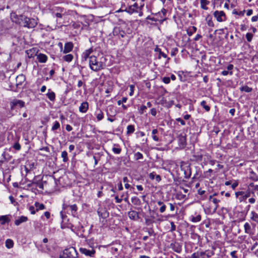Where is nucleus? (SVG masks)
<instances>
[{
	"mask_svg": "<svg viewBox=\"0 0 258 258\" xmlns=\"http://www.w3.org/2000/svg\"><path fill=\"white\" fill-rule=\"evenodd\" d=\"M25 76L23 74H22L18 75L16 78L17 87H18L22 85V83L25 81Z\"/></svg>",
	"mask_w": 258,
	"mask_h": 258,
	"instance_id": "6ab92c4d",
	"label": "nucleus"
},
{
	"mask_svg": "<svg viewBox=\"0 0 258 258\" xmlns=\"http://www.w3.org/2000/svg\"><path fill=\"white\" fill-rule=\"evenodd\" d=\"M66 250V252L65 253L67 255V256L68 257H75L78 254V253L77 252L76 249L73 247Z\"/></svg>",
	"mask_w": 258,
	"mask_h": 258,
	"instance_id": "a211bd4d",
	"label": "nucleus"
},
{
	"mask_svg": "<svg viewBox=\"0 0 258 258\" xmlns=\"http://www.w3.org/2000/svg\"><path fill=\"white\" fill-rule=\"evenodd\" d=\"M162 81L165 84H169L170 82V78L165 77L162 78Z\"/></svg>",
	"mask_w": 258,
	"mask_h": 258,
	"instance_id": "e2e57ef3",
	"label": "nucleus"
},
{
	"mask_svg": "<svg viewBox=\"0 0 258 258\" xmlns=\"http://www.w3.org/2000/svg\"><path fill=\"white\" fill-rule=\"evenodd\" d=\"M105 63L102 60H99L96 56L91 55L90 57L89 67L93 71L98 72L105 67Z\"/></svg>",
	"mask_w": 258,
	"mask_h": 258,
	"instance_id": "f257e3e1",
	"label": "nucleus"
},
{
	"mask_svg": "<svg viewBox=\"0 0 258 258\" xmlns=\"http://www.w3.org/2000/svg\"><path fill=\"white\" fill-rule=\"evenodd\" d=\"M213 15L218 22H222L226 20V15L223 11H216L214 12Z\"/></svg>",
	"mask_w": 258,
	"mask_h": 258,
	"instance_id": "9b49d317",
	"label": "nucleus"
},
{
	"mask_svg": "<svg viewBox=\"0 0 258 258\" xmlns=\"http://www.w3.org/2000/svg\"><path fill=\"white\" fill-rule=\"evenodd\" d=\"M26 16L23 15H17L16 13H12L11 14V19L12 21L20 25L23 26V22L25 20Z\"/></svg>",
	"mask_w": 258,
	"mask_h": 258,
	"instance_id": "20e7f679",
	"label": "nucleus"
},
{
	"mask_svg": "<svg viewBox=\"0 0 258 258\" xmlns=\"http://www.w3.org/2000/svg\"><path fill=\"white\" fill-rule=\"evenodd\" d=\"M235 196L240 202H246L247 199L250 198L246 190L236 192Z\"/></svg>",
	"mask_w": 258,
	"mask_h": 258,
	"instance_id": "9d476101",
	"label": "nucleus"
},
{
	"mask_svg": "<svg viewBox=\"0 0 258 258\" xmlns=\"http://www.w3.org/2000/svg\"><path fill=\"white\" fill-rule=\"evenodd\" d=\"M239 90L241 92H245L247 93H249L252 91V89L248 86L245 85L239 88Z\"/></svg>",
	"mask_w": 258,
	"mask_h": 258,
	"instance_id": "4c0bfd02",
	"label": "nucleus"
},
{
	"mask_svg": "<svg viewBox=\"0 0 258 258\" xmlns=\"http://www.w3.org/2000/svg\"><path fill=\"white\" fill-rule=\"evenodd\" d=\"M37 58L39 62L41 63H44L47 60V56L44 54L39 53L37 55Z\"/></svg>",
	"mask_w": 258,
	"mask_h": 258,
	"instance_id": "cd10ccee",
	"label": "nucleus"
},
{
	"mask_svg": "<svg viewBox=\"0 0 258 258\" xmlns=\"http://www.w3.org/2000/svg\"><path fill=\"white\" fill-rule=\"evenodd\" d=\"M178 51V49L177 48H176V47L173 48L171 51V55L172 56H174L177 53Z\"/></svg>",
	"mask_w": 258,
	"mask_h": 258,
	"instance_id": "13d9d810",
	"label": "nucleus"
},
{
	"mask_svg": "<svg viewBox=\"0 0 258 258\" xmlns=\"http://www.w3.org/2000/svg\"><path fill=\"white\" fill-rule=\"evenodd\" d=\"M10 221L9 215H4L0 216V223L2 225H5L6 223H9Z\"/></svg>",
	"mask_w": 258,
	"mask_h": 258,
	"instance_id": "393cba45",
	"label": "nucleus"
},
{
	"mask_svg": "<svg viewBox=\"0 0 258 258\" xmlns=\"http://www.w3.org/2000/svg\"><path fill=\"white\" fill-rule=\"evenodd\" d=\"M51 11L52 16L67 12L65 9L60 7H54L51 9Z\"/></svg>",
	"mask_w": 258,
	"mask_h": 258,
	"instance_id": "2eb2a0df",
	"label": "nucleus"
},
{
	"mask_svg": "<svg viewBox=\"0 0 258 258\" xmlns=\"http://www.w3.org/2000/svg\"><path fill=\"white\" fill-rule=\"evenodd\" d=\"M253 34L251 33H247L246 34V38L248 42H250L252 39Z\"/></svg>",
	"mask_w": 258,
	"mask_h": 258,
	"instance_id": "5fc2aeb1",
	"label": "nucleus"
},
{
	"mask_svg": "<svg viewBox=\"0 0 258 258\" xmlns=\"http://www.w3.org/2000/svg\"><path fill=\"white\" fill-rule=\"evenodd\" d=\"M95 114L96 116L98 121L101 120L104 117L103 112L99 108L97 109L95 111Z\"/></svg>",
	"mask_w": 258,
	"mask_h": 258,
	"instance_id": "a878e982",
	"label": "nucleus"
},
{
	"mask_svg": "<svg viewBox=\"0 0 258 258\" xmlns=\"http://www.w3.org/2000/svg\"><path fill=\"white\" fill-rule=\"evenodd\" d=\"M48 98L51 101H54L55 99V94L54 92L50 89L48 90V93L46 94Z\"/></svg>",
	"mask_w": 258,
	"mask_h": 258,
	"instance_id": "c756f323",
	"label": "nucleus"
},
{
	"mask_svg": "<svg viewBox=\"0 0 258 258\" xmlns=\"http://www.w3.org/2000/svg\"><path fill=\"white\" fill-rule=\"evenodd\" d=\"M29 210L30 211L31 214H35L37 212L36 210H35L34 207L33 206H30L29 208Z\"/></svg>",
	"mask_w": 258,
	"mask_h": 258,
	"instance_id": "69168bd1",
	"label": "nucleus"
},
{
	"mask_svg": "<svg viewBox=\"0 0 258 258\" xmlns=\"http://www.w3.org/2000/svg\"><path fill=\"white\" fill-rule=\"evenodd\" d=\"M23 26L28 28H33L37 24V21L34 19H31L26 17Z\"/></svg>",
	"mask_w": 258,
	"mask_h": 258,
	"instance_id": "1a4fd4ad",
	"label": "nucleus"
},
{
	"mask_svg": "<svg viewBox=\"0 0 258 258\" xmlns=\"http://www.w3.org/2000/svg\"><path fill=\"white\" fill-rule=\"evenodd\" d=\"M60 127V124L58 121H55L53 125L52 126L51 130L52 131H55Z\"/></svg>",
	"mask_w": 258,
	"mask_h": 258,
	"instance_id": "de8ad7c7",
	"label": "nucleus"
},
{
	"mask_svg": "<svg viewBox=\"0 0 258 258\" xmlns=\"http://www.w3.org/2000/svg\"><path fill=\"white\" fill-rule=\"evenodd\" d=\"M135 158L136 160H138L143 159V156L140 152H137L135 154Z\"/></svg>",
	"mask_w": 258,
	"mask_h": 258,
	"instance_id": "864d4df0",
	"label": "nucleus"
},
{
	"mask_svg": "<svg viewBox=\"0 0 258 258\" xmlns=\"http://www.w3.org/2000/svg\"><path fill=\"white\" fill-rule=\"evenodd\" d=\"M28 218L27 217L22 216L20 217H19L18 219L15 220V224L17 226H18L23 222H26Z\"/></svg>",
	"mask_w": 258,
	"mask_h": 258,
	"instance_id": "bb28decb",
	"label": "nucleus"
},
{
	"mask_svg": "<svg viewBox=\"0 0 258 258\" xmlns=\"http://www.w3.org/2000/svg\"><path fill=\"white\" fill-rule=\"evenodd\" d=\"M126 129H127L126 134L127 135H131L135 131V126L134 125H132V124L128 125L127 126V128Z\"/></svg>",
	"mask_w": 258,
	"mask_h": 258,
	"instance_id": "f704fd0d",
	"label": "nucleus"
},
{
	"mask_svg": "<svg viewBox=\"0 0 258 258\" xmlns=\"http://www.w3.org/2000/svg\"><path fill=\"white\" fill-rule=\"evenodd\" d=\"M250 219L258 223V214L254 211H251L250 213Z\"/></svg>",
	"mask_w": 258,
	"mask_h": 258,
	"instance_id": "473e14b6",
	"label": "nucleus"
},
{
	"mask_svg": "<svg viewBox=\"0 0 258 258\" xmlns=\"http://www.w3.org/2000/svg\"><path fill=\"white\" fill-rule=\"evenodd\" d=\"M89 109V103L87 101L82 102L79 107V111L82 113H86Z\"/></svg>",
	"mask_w": 258,
	"mask_h": 258,
	"instance_id": "aec40b11",
	"label": "nucleus"
},
{
	"mask_svg": "<svg viewBox=\"0 0 258 258\" xmlns=\"http://www.w3.org/2000/svg\"><path fill=\"white\" fill-rule=\"evenodd\" d=\"M68 14L67 12L61 13L60 14H56L52 16L54 18H56V23L60 26L66 23V20L67 19Z\"/></svg>",
	"mask_w": 258,
	"mask_h": 258,
	"instance_id": "39448f33",
	"label": "nucleus"
},
{
	"mask_svg": "<svg viewBox=\"0 0 258 258\" xmlns=\"http://www.w3.org/2000/svg\"><path fill=\"white\" fill-rule=\"evenodd\" d=\"M166 13H167V10L163 8L160 12L155 14L154 15H155V17L156 18H160L161 17L163 18L165 21L166 19L165 18Z\"/></svg>",
	"mask_w": 258,
	"mask_h": 258,
	"instance_id": "b1692460",
	"label": "nucleus"
},
{
	"mask_svg": "<svg viewBox=\"0 0 258 258\" xmlns=\"http://www.w3.org/2000/svg\"><path fill=\"white\" fill-rule=\"evenodd\" d=\"M121 149L120 148H115V147H113L112 148V151L115 153V154H119L120 152H121Z\"/></svg>",
	"mask_w": 258,
	"mask_h": 258,
	"instance_id": "052dcab7",
	"label": "nucleus"
},
{
	"mask_svg": "<svg viewBox=\"0 0 258 258\" xmlns=\"http://www.w3.org/2000/svg\"><path fill=\"white\" fill-rule=\"evenodd\" d=\"M201 8L204 10H208V8L207 7L210 4V2L207 0H200Z\"/></svg>",
	"mask_w": 258,
	"mask_h": 258,
	"instance_id": "72a5a7b5",
	"label": "nucleus"
},
{
	"mask_svg": "<svg viewBox=\"0 0 258 258\" xmlns=\"http://www.w3.org/2000/svg\"><path fill=\"white\" fill-rule=\"evenodd\" d=\"M171 247L177 253H180L182 251V246L178 243H172L171 244Z\"/></svg>",
	"mask_w": 258,
	"mask_h": 258,
	"instance_id": "4be33fe9",
	"label": "nucleus"
},
{
	"mask_svg": "<svg viewBox=\"0 0 258 258\" xmlns=\"http://www.w3.org/2000/svg\"><path fill=\"white\" fill-rule=\"evenodd\" d=\"M125 8L124 9H120L118 12H126L129 14H132L134 13L137 12V9H138V5L137 3H135L133 5L128 6L125 7V5L121 6V9Z\"/></svg>",
	"mask_w": 258,
	"mask_h": 258,
	"instance_id": "423d86ee",
	"label": "nucleus"
},
{
	"mask_svg": "<svg viewBox=\"0 0 258 258\" xmlns=\"http://www.w3.org/2000/svg\"><path fill=\"white\" fill-rule=\"evenodd\" d=\"M32 183L36 184L39 188L43 189V184L42 182L33 180Z\"/></svg>",
	"mask_w": 258,
	"mask_h": 258,
	"instance_id": "3c124183",
	"label": "nucleus"
},
{
	"mask_svg": "<svg viewBox=\"0 0 258 258\" xmlns=\"http://www.w3.org/2000/svg\"><path fill=\"white\" fill-rule=\"evenodd\" d=\"M147 106L146 105H142L140 106V108L139 109V112L140 113L142 114L144 113V111L147 109Z\"/></svg>",
	"mask_w": 258,
	"mask_h": 258,
	"instance_id": "4d7b16f0",
	"label": "nucleus"
},
{
	"mask_svg": "<svg viewBox=\"0 0 258 258\" xmlns=\"http://www.w3.org/2000/svg\"><path fill=\"white\" fill-rule=\"evenodd\" d=\"M128 217L134 220H137L139 218V214L135 211H131L128 213Z\"/></svg>",
	"mask_w": 258,
	"mask_h": 258,
	"instance_id": "5701e85b",
	"label": "nucleus"
},
{
	"mask_svg": "<svg viewBox=\"0 0 258 258\" xmlns=\"http://www.w3.org/2000/svg\"><path fill=\"white\" fill-rule=\"evenodd\" d=\"M74 58V56L71 54H68L63 56V59L67 62H71Z\"/></svg>",
	"mask_w": 258,
	"mask_h": 258,
	"instance_id": "58836bf2",
	"label": "nucleus"
},
{
	"mask_svg": "<svg viewBox=\"0 0 258 258\" xmlns=\"http://www.w3.org/2000/svg\"><path fill=\"white\" fill-rule=\"evenodd\" d=\"M201 106L204 108L206 111H209L210 110V107L206 104V101L205 100L202 101L201 102Z\"/></svg>",
	"mask_w": 258,
	"mask_h": 258,
	"instance_id": "a18cd8bd",
	"label": "nucleus"
},
{
	"mask_svg": "<svg viewBox=\"0 0 258 258\" xmlns=\"http://www.w3.org/2000/svg\"><path fill=\"white\" fill-rule=\"evenodd\" d=\"M221 74L223 76H227L228 74L232 75L233 74V72L232 71L228 72V71H223L221 72Z\"/></svg>",
	"mask_w": 258,
	"mask_h": 258,
	"instance_id": "338daca9",
	"label": "nucleus"
},
{
	"mask_svg": "<svg viewBox=\"0 0 258 258\" xmlns=\"http://www.w3.org/2000/svg\"><path fill=\"white\" fill-rule=\"evenodd\" d=\"M178 142L180 147L184 148L186 145V139L185 136L180 135L178 137Z\"/></svg>",
	"mask_w": 258,
	"mask_h": 258,
	"instance_id": "f3484780",
	"label": "nucleus"
},
{
	"mask_svg": "<svg viewBox=\"0 0 258 258\" xmlns=\"http://www.w3.org/2000/svg\"><path fill=\"white\" fill-rule=\"evenodd\" d=\"M201 220V216L200 215H198L196 217H192L191 221L194 223H196L200 221Z\"/></svg>",
	"mask_w": 258,
	"mask_h": 258,
	"instance_id": "8fccbe9b",
	"label": "nucleus"
},
{
	"mask_svg": "<svg viewBox=\"0 0 258 258\" xmlns=\"http://www.w3.org/2000/svg\"><path fill=\"white\" fill-rule=\"evenodd\" d=\"M220 200L216 199V198H213V199H212V201H211L212 202H213V203H214L215 204V207H214V210L216 211L217 210V209L218 208V203L220 202Z\"/></svg>",
	"mask_w": 258,
	"mask_h": 258,
	"instance_id": "603ef678",
	"label": "nucleus"
},
{
	"mask_svg": "<svg viewBox=\"0 0 258 258\" xmlns=\"http://www.w3.org/2000/svg\"><path fill=\"white\" fill-rule=\"evenodd\" d=\"M63 209L66 210L68 208H70L71 210L72 214L73 216H75L77 214V211L78 210L77 206L76 204H74L72 205H68L67 204H63L62 205Z\"/></svg>",
	"mask_w": 258,
	"mask_h": 258,
	"instance_id": "4468645a",
	"label": "nucleus"
},
{
	"mask_svg": "<svg viewBox=\"0 0 258 258\" xmlns=\"http://www.w3.org/2000/svg\"><path fill=\"white\" fill-rule=\"evenodd\" d=\"M180 168L182 171L184 172V178L188 179L191 175V167L190 164L182 161L180 163Z\"/></svg>",
	"mask_w": 258,
	"mask_h": 258,
	"instance_id": "7ed1b4c3",
	"label": "nucleus"
},
{
	"mask_svg": "<svg viewBox=\"0 0 258 258\" xmlns=\"http://www.w3.org/2000/svg\"><path fill=\"white\" fill-rule=\"evenodd\" d=\"M157 203L158 205L161 206L160 208H159V212L161 213H164L166 210V206L164 204V203L163 202L161 201H157Z\"/></svg>",
	"mask_w": 258,
	"mask_h": 258,
	"instance_id": "2f4dec72",
	"label": "nucleus"
},
{
	"mask_svg": "<svg viewBox=\"0 0 258 258\" xmlns=\"http://www.w3.org/2000/svg\"><path fill=\"white\" fill-rule=\"evenodd\" d=\"M155 51L159 52V55L158 56L159 59H160L161 58V57L162 56L163 57H164L165 58H167V61L169 60L170 58L168 57L167 55L165 53L161 51L160 48H159L158 47H156L155 49Z\"/></svg>",
	"mask_w": 258,
	"mask_h": 258,
	"instance_id": "c85d7f7f",
	"label": "nucleus"
},
{
	"mask_svg": "<svg viewBox=\"0 0 258 258\" xmlns=\"http://www.w3.org/2000/svg\"><path fill=\"white\" fill-rule=\"evenodd\" d=\"M197 29L195 26H192L189 28L187 31V33L188 36H191L197 31Z\"/></svg>",
	"mask_w": 258,
	"mask_h": 258,
	"instance_id": "ea45409f",
	"label": "nucleus"
},
{
	"mask_svg": "<svg viewBox=\"0 0 258 258\" xmlns=\"http://www.w3.org/2000/svg\"><path fill=\"white\" fill-rule=\"evenodd\" d=\"M61 157L63 159V162H67L69 160V158L68 157V153L66 151H63L61 152Z\"/></svg>",
	"mask_w": 258,
	"mask_h": 258,
	"instance_id": "a19ab883",
	"label": "nucleus"
},
{
	"mask_svg": "<svg viewBox=\"0 0 258 258\" xmlns=\"http://www.w3.org/2000/svg\"><path fill=\"white\" fill-rule=\"evenodd\" d=\"M93 52V49L92 48H89L86 50H85L82 55V60L84 61H86L88 58L90 59V57L91 53Z\"/></svg>",
	"mask_w": 258,
	"mask_h": 258,
	"instance_id": "412c9836",
	"label": "nucleus"
},
{
	"mask_svg": "<svg viewBox=\"0 0 258 258\" xmlns=\"http://www.w3.org/2000/svg\"><path fill=\"white\" fill-rule=\"evenodd\" d=\"M80 251L81 253L85 254L86 256H89L90 257H94L96 251L92 248L91 249H88L86 248L81 247L80 248Z\"/></svg>",
	"mask_w": 258,
	"mask_h": 258,
	"instance_id": "f8f14e48",
	"label": "nucleus"
},
{
	"mask_svg": "<svg viewBox=\"0 0 258 258\" xmlns=\"http://www.w3.org/2000/svg\"><path fill=\"white\" fill-rule=\"evenodd\" d=\"M246 191L250 197L248 199V202L251 204H254L255 202V195H257L258 185H255L252 182L249 183Z\"/></svg>",
	"mask_w": 258,
	"mask_h": 258,
	"instance_id": "f03ea898",
	"label": "nucleus"
},
{
	"mask_svg": "<svg viewBox=\"0 0 258 258\" xmlns=\"http://www.w3.org/2000/svg\"><path fill=\"white\" fill-rule=\"evenodd\" d=\"M13 147L17 151H19L21 148L20 144L18 142L15 143L13 146Z\"/></svg>",
	"mask_w": 258,
	"mask_h": 258,
	"instance_id": "6e6d98bb",
	"label": "nucleus"
},
{
	"mask_svg": "<svg viewBox=\"0 0 258 258\" xmlns=\"http://www.w3.org/2000/svg\"><path fill=\"white\" fill-rule=\"evenodd\" d=\"M74 47L73 43L72 42H68L65 43L64 49L62 51L63 53H67L71 52Z\"/></svg>",
	"mask_w": 258,
	"mask_h": 258,
	"instance_id": "dca6fc26",
	"label": "nucleus"
},
{
	"mask_svg": "<svg viewBox=\"0 0 258 258\" xmlns=\"http://www.w3.org/2000/svg\"><path fill=\"white\" fill-rule=\"evenodd\" d=\"M129 87H130V95L133 96L134 94V92L135 85H130Z\"/></svg>",
	"mask_w": 258,
	"mask_h": 258,
	"instance_id": "680f3d73",
	"label": "nucleus"
},
{
	"mask_svg": "<svg viewBox=\"0 0 258 258\" xmlns=\"http://www.w3.org/2000/svg\"><path fill=\"white\" fill-rule=\"evenodd\" d=\"M127 100L126 97H123L121 100H118L117 101V104L118 105H120L123 103H125Z\"/></svg>",
	"mask_w": 258,
	"mask_h": 258,
	"instance_id": "bf43d9fd",
	"label": "nucleus"
},
{
	"mask_svg": "<svg viewBox=\"0 0 258 258\" xmlns=\"http://www.w3.org/2000/svg\"><path fill=\"white\" fill-rule=\"evenodd\" d=\"M206 20L207 21V24L209 27H214V24L212 21V16L210 15H208L206 18Z\"/></svg>",
	"mask_w": 258,
	"mask_h": 258,
	"instance_id": "c9c22d12",
	"label": "nucleus"
},
{
	"mask_svg": "<svg viewBox=\"0 0 258 258\" xmlns=\"http://www.w3.org/2000/svg\"><path fill=\"white\" fill-rule=\"evenodd\" d=\"M150 20L155 22H159L160 24H162L163 22L164 21V19L163 18H156L155 17V16L153 17H151Z\"/></svg>",
	"mask_w": 258,
	"mask_h": 258,
	"instance_id": "c03bdc74",
	"label": "nucleus"
},
{
	"mask_svg": "<svg viewBox=\"0 0 258 258\" xmlns=\"http://www.w3.org/2000/svg\"><path fill=\"white\" fill-rule=\"evenodd\" d=\"M243 227L245 233L248 234L253 240V236L255 233V230L254 229V228L251 227L250 223L248 222L245 223Z\"/></svg>",
	"mask_w": 258,
	"mask_h": 258,
	"instance_id": "0eeeda50",
	"label": "nucleus"
},
{
	"mask_svg": "<svg viewBox=\"0 0 258 258\" xmlns=\"http://www.w3.org/2000/svg\"><path fill=\"white\" fill-rule=\"evenodd\" d=\"M35 206L36 207V211H38L39 210H44L45 209V206L43 204H40L38 202H35Z\"/></svg>",
	"mask_w": 258,
	"mask_h": 258,
	"instance_id": "e433bc0d",
	"label": "nucleus"
},
{
	"mask_svg": "<svg viewBox=\"0 0 258 258\" xmlns=\"http://www.w3.org/2000/svg\"><path fill=\"white\" fill-rule=\"evenodd\" d=\"M2 156L3 157L4 160L7 161H10L12 158V156L5 152L2 154Z\"/></svg>",
	"mask_w": 258,
	"mask_h": 258,
	"instance_id": "49530a36",
	"label": "nucleus"
},
{
	"mask_svg": "<svg viewBox=\"0 0 258 258\" xmlns=\"http://www.w3.org/2000/svg\"><path fill=\"white\" fill-rule=\"evenodd\" d=\"M97 213L100 218L106 219L109 216V213L105 208L100 207L97 210Z\"/></svg>",
	"mask_w": 258,
	"mask_h": 258,
	"instance_id": "ddd939ff",
	"label": "nucleus"
},
{
	"mask_svg": "<svg viewBox=\"0 0 258 258\" xmlns=\"http://www.w3.org/2000/svg\"><path fill=\"white\" fill-rule=\"evenodd\" d=\"M13 241L10 239H8L6 241V246L8 248H11L13 247Z\"/></svg>",
	"mask_w": 258,
	"mask_h": 258,
	"instance_id": "79ce46f5",
	"label": "nucleus"
},
{
	"mask_svg": "<svg viewBox=\"0 0 258 258\" xmlns=\"http://www.w3.org/2000/svg\"><path fill=\"white\" fill-rule=\"evenodd\" d=\"M206 254V251H197L191 254V258H200Z\"/></svg>",
	"mask_w": 258,
	"mask_h": 258,
	"instance_id": "7c9ffc66",
	"label": "nucleus"
},
{
	"mask_svg": "<svg viewBox=\"0 0 258 258\" xmlns=\"http://www.w3.org/2000/svg\"><path fill=\"white\" fill-rule=\"evenodd\" d=\"M25 102L17 99H13L10 102L11 110H14L18 108H22L25 106Z\"/></svg>",
	"mask_w": 258,
	"mask_h": 258,
	"instance_id": "6e6552de",
	"label": "nucleus"
},
{
	"mask_svg": "<svg viewBox=\"0 0 258 258\" xmlns=\"http://www.w3.org/2000/svg\"><path fill=\"white\" fill-rule=\"evenodd\" d=\"M213 172V170L211 169H209L207 171H206L205 174L206 177L207 178H209L211 176L210 173Z\"/></svg>",
	"mask_w": 258,
	"mask_h": 258,
	"instance_id": "774afa93",
	"label": "nucleus"
},
{
	"mask_svg": "<svg viewBox=\"0 0 258 258\" xmlns=\"http://www.w3.org/2000/svg\"><path fill=\"white\" fill-rule=\"evenodd\" d=\"M195 168L196 171V173L194 174V176L192 178L193 179H196L199 177V172L201 171L200 169L199 168V167L196 166Z\"/></svg>",
	"mask_w": 258,
	"mask_h": 258,
	"instance_id": "09e8293b",
	"label": "nucleus"
},
{
	"mask_svg": "<svg viewBox=\"0 0 258 258\" xmlns=\"http://www.w3.org/2000/svg\"><path fill=\"white\" fill-rule=\"evenodd\" d=\"M170 224H171V229L170 231L171 232H173V231H175L176 230V226L174 224V222L172 221L170 222Z\"/></svg>",
	"mask_w": 258,
	"mask_h": 258,
	"instance_id": "0e129e2a",
	"label": "nucleus"
},
{
	"mask_svg": "<svg viewBox=\"0 0 258 258\" xmlns=\"http://www.w3.org/2000/svg\"><path fill=\"white\" fill-rule=\"evenodd\" d=\"M132 202L135 205H140L141 204L140 200L137 197L132 198Z\"/></svg>",
	"mask_w": 258,
	"mask_h": 258,
	"instance_id": "37998d69",
	"label": "nucleus"
}]
</instances>
